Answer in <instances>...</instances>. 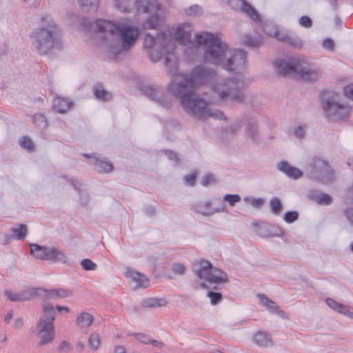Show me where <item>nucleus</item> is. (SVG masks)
I'll list each match as a JSON object with an SVG mask.
<instances>
[{
	"instance_id": "1",
	"label": "nucleus",
	"mask_w": 353,
	"mask_h": 353,
	"mask_svg": "<svg viewBox=\"0 0 353 353\" xmlns=\"http://www.w3.org/2000/svg\"><path fill=\"white\" fill-rule=\"evenodd\" d=\"M194 39L197 45L204 46L205 61L215 65L221 63L223 68L230 72L240 70L245 65L247 53L244 50H228L225 43L206 32L196 34Z\"/></svg>"
},
{
	"instance_id": "2",
	"label": "nucleus",
	"mask_w": 353,
	"mask_h": 353,
	"mask_svg": "<svg viewBox=\"0 0 353 353\" xmlns=\"http://www.w3.org/2000/svg\"><path fill=\"white\" fill-rule=\"evenodd\" d=\"M96 26L99 32L104 33L102 37L109 46V54L116 58L121 52L130 50L139 35L137 28L110 21L98 19Z\"/></svg>"
},
{
	"instance_id": "3",
	"label": "nucleus",
	"mask_w": 353,
	"mask_h": 353,
	"mask_svg": "<svg viewBox=\"0 0 353 353\" xmlns=\"http://www.w3.org/2000/svg\"><path fill=\"white\" fill-rule=\"evenodd\" d=\"M168 90L179 99L183 110L195 118L203 119L208 117H215L217 119H225L224 113L216 111L212 113L208 108V103L195 94L194 89L183 90L181 88L168 87Z\"/></svg>"
},
{
	"instance_id": "4",
	"label": "nucleus",
	"mask_w": 353,
	"mask_h": 353,
	"mask_svg": "<svg viewBox=\"0 0 353 353\" xmlns=\"http://www.w3.org/2000/svg\"><path fill=\"white\" fill-rule=\"evenodd\" d=\"M306 57H295L291 60L283 61L276 59L274 65L276 72L281 76L295 74L296 77L303 81L314 82L321 77V72L318 68L312 65Z\"/></svg>"
},
{
	"instance_id": "5",
	"label": "nucleus",
	"mask_w": 353,
	"mask_h": 353,
	"mask_svg": "<svg viewBox=\"0 0 353 353\" xmlns=\"http://www.w3.org/2000/svg\"><path fill=\"white\" fill-rule=\"evenodd\" d=\"M31 38L32 47L40 55H46L52 50L62 48L61 30L54 22L35 29Z\"/></svg>"
},
{
	"instance_id": "6",
	"label": "nucleus",
	"mask_w": 353,
	"mask_h": 353,
	"mask_svg": "<svg viewBox=\"0 0 353 353\" xmlns=\"http://www.w3.org/2000/svg\"><path fill=\"white\" fill-rule=\"evenodd\" d=\"M216 75L215 71L211 68L197 66L190 74H175L168 87L183 90L192 88L196 90V86L212 81Z\"/></svg>"
},
{
	"instance_id": "7",
	"label": "nucleus",
	"mask_w": 353,
	"mask_h": 353,
	"mask_svg": "<svg viewBox=\"0 0 353 353\" xmlns=\"http://www.w3.org/2000/svg\"><path fill=\"white\" fill-rule=\"evenodd\" d=\"M144 47L148 48L150 59L155 63L161 58L165 59V65L169 66L174 57L173 52L175 50L174 42L166 38L165 34L161 32L153 37L150 34L145 36Z\"/></svg>"
},
{
	"instance_id": "8",
	"label": "nucleus",
	"mask_w": 353,
	"mask_h": 353,
	"mask_svg": "<svg viewBox=\"0 0 353 353\" xmlns=\"http://www.w3.org/2000/svg\"><path fill=\"white\" fill-rule=\"evenodd\" d=\"M321 105L327 117L331 121H339L347 117L351 108L336 92L325 91L321 94Z\"/></svg>"
},
{
	"instance_id": "9",
	"label": "nucleus",
	"mask_w": 353,
	"mask_h": 353,
	"mask_svg": "<svg viewBox=\"0 0 353 353\" xmlns=\"http://www.w3.org/2000/svg\"><path fill=\"white\" fill-rule=\"evenodd\" d=\"M241 83L235 79H230L213 86V90L218 94L221 103H243L245 94L241 88Z\"/></svg>"
},
{
	"instance_id": "10",
	"label": "nucleus",
	"mask_w": 353,
	"mask_h": 353,
	"mask_svg": "<svg viewBox=\"0 0 353 353\" xmlns=\"http://www.w3.org/2000/svg\"><path fill=\"white\" fill-rule=\"evenodd\" d=\"M42 311L43 314L37 323L39 333L43 334L41 340L39 343V346L52 342L55 336L53 322L56 312L53 305L50 303H45L42 306Z\"/></svg>"
},
{
	"instance_id": "11",
	"label": "nucleus",
	"mask_w": 353,
	"mask_h": 353,
	"mask_svg": "<svg viewBox=\"0 0 353 353\" xmlns=\"http://www.w3.org/2000/svg\"><path fill=\"white\" fill-rule=\"evenodd\" d=\"M196 275L201 279H204L212 283H225L228 282V274L223 270L213 268L210 262L201 260L199 267L194 269Z\"/></svg>"
},
{
	"instance_id": "12",
	"label": "nucleus",
	"mask_w": 353,
	"mask_h": 353,
	"mask_svg": "<svg viewBox=\"0 0 353 353\" xmlns=\"http://www.w3.org/2000/svg\"><path fill=\"white\" fill-rule=\"evenodd\" d=\"M30 254L37 259L51 261L54 263H68L66 255L59 248L39 245L35 243L30 244Z\"/></svg>"
},
{
	"instance_id": "13",
	"label": "nucleus",
	"mask_w": 353,
	"mask_h": 353,
	"mask_svg": "<svg viewBox=\"0 0 353 353\" xmlns=\"http://www.w3.org/2000/svg\"><path fill=\"white\" fill-rule=\"evenodd\" d=\"M312 173L323 183H328L334 179V174L328 163L322 159H316L311 165Z\"/></svg>"
},
{
	"instance_id": "14",
	"label": "nucleus",
	"mask_w": 353,
	"mask_h": 353,
	"mask_svg": "<svg viewBox=\"0 0 353 353\" xmlns=\"http://www.w3.org/2000/svg\"><path fill=\"white\" fill-rule=\"evenodd\" d=\"M143 92L149 99L163 108L165 109L171 108L172 102L165 94L163 88L159 85H148L143 89Z\"/></svg>"
},
{
	"instance_id": "15",
	"label": "nucleus",
	"mask_w": 353,
	"mask_h": 353,
	"mask_svg": "<svg viewBox=\"0 0 353 353\" xmlns=\"http://www.w3.org/2000/svg\"><path fill=\"white\" fill-rule=\"evenodd\" d=\"M41 292H45L41 288H28L20 292H14L10 290H6V297L10 301H27L34 297L41 296Z\"/></svg>"
},
{
	"instance_id": "16",
	"label": "nucleus",
	"mask_w": 353,
	"mask_h": 353,
	"mask_svg": "<svg viewBox=\"0 0 353 353\" xmlns=\"http://www.w3.org/2000/svg\"><path fill=\"white\" fill-rule=\"evenodd\" d=\"M212 203L210 201L206 202H199L194 204L192 209L196 213L201 214L205 216L212 215L216 212H223L225 207L223 206L221 208H212L211 207Z\"/></svg>"
},
{
	"instance_id": "17",
	"label": "nucleus",
	"mask_w": 353,
	"mask_h": 353,
	"mask_svg": "<svg viewBox=\"0 0 353 353\" xmlns=\"http://www.w3.org/2000/svg\"><path fill=\"white\" fill-rule=\"evenodd\" d=\"M325 302L327 305L334 311L353 319V308L348 305L339 303L331 298H327Z\"/></svg>"
},
{
	"instance_id": "18",
	"label": "nucleus",
	"mask_w": 353,
	"mask_h": 353,
	"mask_svg": "<svg viewBox=\"0 0 353 353\" xmlns=\"http://www.w3.org/2000/svg\"><path fill=\"white\" fill-rule=\"evenodd\" d=\"M135 7L139 13H149L158 10L157 0H136Z\"/></svg>"
},
{
	"instance_id": "19",
	"label": "nucleus",
	"mask_w": 353,
	"mask_h": 353,
	"mask_svg": "<svg viewBox=\"0 0 353 353\" xmlns=\"http://www.w3.org/2000/svg\"><path fill=\"white\" fill-rule=\"evenodd\" d=\"M190 30V27L188 24H181L174 30V39L182 44L189 43L191 39Z\"/></svg>"
},
{
	"instance_id": "20",
	"label": "nucleus",
	"mask_w": 353,
	"mask_h": 353,
	"mask_svg": "<svg viewBox=\"0 0 353 353\" xmlns=\"http://www.w3.org/2000/svg\"><path fill=\"white\" fill-rule=\"evenodd\" d=\"M276 167L278 170L285 173L288 177L294 179H297L301 177L303 174L302 172L299 169L290 165L285 161H282L277 163Z\"/></svg>"
},
{
	"instance_id": "21",
	"label": "nucleus",
	"mask_w": 353,
	"mask_h": 353,
	"mask_svg": "<svg viewBox=\"0 0 353 353\" xmlns=\"http://www.w3.org/2000/svg\"><path fill=\"white\" fill-rule=\"evenodd\" d=\"M128 278L131 279L137 283L138 288H145L149 285V279L143 274L136 272L131 268H128L125 272Z\"/></svg>"
},
{
	"instance_id": "22",
	"label": "nucleus",
	"mask_w": 353,
	"mask_h": 353,
	"mask_svg": "<svg viewBox=\"0 0 353 353\" xmlns=\"http://www.w3.org/2000/svg\"><path fill=\"white\" fill-rule=\"evenodd\" d=\"M241 42L248 47H259L262 44L263 38L258 32H254L252 34L246 33L241 37Z\"/></svg>"
},
{
	"instance_id": "23",
	"label": "nucleus",
	"mask_w": 353,
	"mask_h": 353,
	"mask_svg": "<svg viewBox=\"0 0 353 353\" xmlns=\"http://www.w3.org/2000/svg\"><path fill=\"white\" fill-rule=\"evenodd\" d=\"M274 37L278 40L285 41L289 46L296 48H301L303 46V41L298 37H291L286 34L281 33L279 31H275Z\"/></svg>"
},
{
	"instance_id": "24",
	"label": "nucleus",
	"mask_w": 353,
	"mask_h": 353,
	"mask_svg": "<svg viewBox=\"0 0 353 353\" xmlns=\"http://www.w3.org/2000/svg\"><path fill=\"white\" fill-rule=\"evenodd\" d=\"M92 92L95 98L103 102L108 101L112 97V94L103 88L101 83H97L94 85L92 88Z\"/></svg>"
},
{
	"instance_id": "25",
	"label": "nucleus",
	"mask_w": 353,
	"mask_h": 353,
	"mask_svg": "<svg viewBox=\"0 0 353 353\" xmlns=\"http://www.w3.org/2000/svg\"><path fill=\"white\" fill-rule=\"evenodd\" d=\"M240 12L243 13L246 17L255 23H259L261 21L260 14L248 1H245Z\"/></svg>"
},
{
	"instance_id": "26",
	"label": "nucleus",
	"mask_w": 353,
	"mask_h": 353,
	"mask_svg": "<svg viewBox=\"0 0 353 353\" xmlns=\"http://www.w3.org/2000/svg\"><path fill=\"white\" fill-rule=\"evenodd\" d=\"M72 105L73 103L66 98L56 97L53 100V107L59 113L66 112Z\"/></svg>"
},
{
	"instance_id": "27",
	"label": "nucleus",
	"mask_w": 353,
	"mask_h": 353,
	"mask_svg": "<svg viewBox=\"0 0 353 353\" xmlns=\"http://www.w3.org/2000/svg\"><path fill=\"white\" fill-rule=\"evenodd\" d=\"M310 197L320 205H330L332 201V197L329 194L321 193L318 191H312L310 194Z\"/></svg>"
},
{
	"instance_id": "28",
	"label": "nucleus",
	"mask_w": 353,
	"mask_h": 353,
	"mask_svg": "<svg viewBox=\"0 0 353 353\" xmlns=\"http://www.w3.org/2000/svg\"><path fill=\"white\" fill-rule=\"evenodd\" d=\"M93 166L97 171L101 173L110 172L112 171L113 168L112 163L99 158L95 159L93 162Z\"/></svg>"
},
{
	"instance_id": "29",
	"label": "nucleus",
	"mask_w": 353,
	"mask_h": 353,
	"mask_svg": "<svg viewBox=\"0 0 353 353\" xmlns=\"http://www.w3.org/2000/svg\"><path fill=\"white\" fill-rule=\"evenodd\" d=\"M45 292H41V296H46L49 298H52L54 296H56L57 298H65L70 295H72V292L67 289H56V290H45Z\"/></svg>"
},
{
	"instance_id": "30",
	"label": "nucleus",
	"mask_w": 353,
	"mask_h": 353,
	"mask_svg": "<svg viewBox=\"0 0 353 353\" xmlns=\"http://www.w3.org/2000/svg\"><path fill=\"white\" fill-rule=\"evenodd\" d=\"M168 303L165 299L146 298L142 301V305L145 307H157L165 306Z\"/></svg>"
},
{
	"instance_id": "31",
	"label": "nucleus",
	"mask_w": 353,
	"mask_h": 353,
	"mask_svg": "<svg viewBox=\"0 0 353 353\" xmlns=\"http://www.w3.org/2000/svg\"><path fill=\"white\" fill-rule=\"evenodd\" d=\"M161 19L158 14L150 15L143 24L145 29H158L161 26Z\"/></svg>"
},
{
	"instance_id": "32",
	"label": "nucleus",
	"mask_w": 353,
	"mask_h": 353,
	"mask_svg": "<svg viewBox=\"0 0 353 353\" xmlns=\"http://www.w3.org/2000/svg\"><path fill=\"white\" fill-rule=\"evenodd\" d=\"M94 317L88 312H81L77 318V323L81 327H89L93 322Z\"/></svg>"
},
{
	"instance_id": "33",
	"label": "nucleus",
	"mask_w": 353,
	"mask_h": 353,
	"mask_svg": "<svg viewBox=\"0 0 353 353\" xmlns=\"http://www.w3.org/2000/svg\"><path fill=\"white\" fill-rule=\"evenodd\" d=\"M246 131L249 137L252 139H255L258 135V127L256 119L254 117L250 118L247 120Z\"/></svg>"
},
{
	"instance_id": "34",
	"label": "nucleus",
	"mask_w": 353,
	"mask_h": 353,
	"mask_svg": "<svg viewBox=\"0 0 353 353\" xmlns=\"http://www.w3.org/2000/svg\"><path fill=\"white\" fill-rule=\"evenodd\" d=\"M269 206L272 213L276 216L280 215L283 210V205L281 200L277 197L270 199Z\"/></svg>"
},
{
	"instance_id": "35",
	"label": "nucleus",
	"mask_w": 353,
	"mask_h": 353,
	"mask_svg": "<svg viewBox=\"0 0 353 353\" xmlns=\"http://www.w3.org/2000/svg\"><path fill=\"white\" fill-rule=\"evenodd\" d=\"M12 232H13L14 238L19 241H22L26 238L28 234L27 225L25 224H19L17 227L12 228Z\"/></svg>"
},
{
	"instance_id": "36",
	"label": "nucleus",
	"mask_w": 353,
	"mask_h": 353,
	"mask_svg": "<svg viewBox=\"0 0 353 353\" xmlns=\"http://www.w3.org/2000/svg\"><path fill=\"white\" fill-rule=\"evenodd\" d=\"M266 310H268L269 312L272 314H276L281 318H283V319L287 318V316H285V314L282 310H281L279 309L277 304L275 302H274L267 298H266Z\"/></svg>"
},
{
	"instance_id": "37",
	"label": "nucleus",
	"mask_w": 353,
	"mask_h": 353,
	"mask_svg": "<svg viewBox=\"0 0 353 353\" xmlns=\"http://www.w3.org/2000/svg\"><path fill=\"white\" fill-rule=\"evenodd\" d=\"M134 0H115V6L122 12H126L129 10Z\"/></svg>"
},
{
	"instance_id": "38",
	"label": "nucleus",
	"mask_w": 353,
	"mask_h": 353,
	"mask_svg": "<svg viewBox=\"0 0 353 353\" xmlns=\"http://www.w3.org/2000/svg\"><path fill=\"white\" fill-rule=\"evenodd\" d=\"M32 123L37 126L43 125V128L48 127V123L43 114H35L31 116Z\"/></svg>"
},
{
	"instance_id": "39",
	"label": "nucleus",
	"mask_w": 353,
	"mask_h": 353,
	"mask_svg": "<svg viewBox=\"0 0 353 353\" xmlns=\"http://www.w3.org/2000/svg\"><path fill=\"white\" fill-rule=\"evenodd\" d=\"M79 3L82 7L89 8L91 10L97 11L99 0H79Z\"/></svg>"
},
{
	"instance_id": "40",
	"label": "nucleus",
	"mask_w": 353,
	"mask_h": 353,
	"mask_svg": "<svg viewBox=\"0 0 353 353\" xmlns=\"http://www.w3.org/2000/svg\"><path fill=\"white\" fill-rule=\"evenodd\" d=\"M244 201L254 208H261L264 203L263 199H255L254 197H245Z\"/></svg>"
},
{
	"instance_id": "41",
	"label": "nucleus",
	"mask_w": 353,
	"mask_h": 353,
	"mask_svg": "<svg viewBox=\"0 0 353 353\" xmlns=\"http://www.w3.org/2000/svg\"><path fill=\"white\" fill-rule=\"evenodd\" d=\"M20 146L29 152H32L34 145L32 140L28 137H23L19 143Z\"/></svg>"
},
{
	"instance_id": "42",
	"label": "nucleus",
	"mask_w": 353,
	"mask_h": 353,
	"mask_svg": "<svg viewBox=\"0 0 353 353\" xmlns=\"http://www.w3.org/2000/svg\"><path fill=\"white\" fill-rule=\"evenodd\" d=\"M88 344L92 349L97 350L100 344V336L97 333L90 334L88 339Z\"/></svg>"
},
{
	"instance_id": "43",
	"label": "nucleus",
	"mask_w": 353,
	"mask_h": 353,
	"mask_svg": "<svg viewBox=\"0 0 353 353\" xmlns=\"http://www.w3.org/2000/svg\"><path fill=\"white\" fill-rule=\"evenodd\" d=\"M299 219V212L297 211H288L284 214L283 220L287 223H292Z\"/></svg>"
},
{
	"instance_id": "44",
	"label": "nucleus",
	"mask_w": 353,
	"mask_h": 353,
	"mask_svg": "<svg viewBox=\"0 0 353 353\" xmlns=\"http://www.w3.org/2000/svg\"><path fill=\"white\" fill-rule=\"evenodd\" d=\"M185 13L188 16L196 17L202 14V8L198 5H194L185 10Z\"/></svg>"
},
{
	"instance_id": "45",
	"label": "nucleus",
	"mask_w": 353,
	"mask_h": 353,
	"mask_svg": "<svg viewBox=\"0 0 353 353\" xmlns=\"http://www.w3.org/2000/svg\"><path fill=\"white\" fill-rule=\"evenodd\" d=\"M81 265L83 269L86 271L95 270L97 268V264L92 261L90 259H83L81 262Z\"/></svg>"
},
{
	"instance_id": "46",
	"label": "nucleus",
	"mask_w": 353,
	"mask_h": 353,
	"mask_svg": "<svg viewBox=\"0 0 353 353\" xmlns=\"http://www.w3.org/2000/svg\"><path fill=\"white\" fill-rule=\"evenodd\" d=\"M208 296L210 299V302L212 305L218 304L223 298L221 293L212 291L208 292Z\"/></svg>"
},
{
	"instance_id": "47",
	"label": "nucleus",
	"mask_w": 353,
	"mask_h": 353,
	"mask_svg": "<svg viewBox=\"0 0 353 353\" xmlns=\"http://www.w3.org/2000/svg\"><path fill=\"white\" fill-rule=\"evenodd\" d=\"M245 1V0H228V3L232 9L240 12Z\"/></svg>"
},
{
	"instance_id": "48",
	"label": "nucleus",
	"mask_w": 353,
	"mask_h": 353,
	"mask_svg": "<svg viewBox=\"0 0 353 353\" xmlns=\"http://www.w3.org/2000/svg\"><path fill=\"white\" fill-rule=\"evenodd\" d=\"M223 200L229 203L231 206L235 205L236 203L241 201V196L238 194H225Z\"/></svg>"
},
{
	"instance_id": "49",
	"label": "nucleus",
	"mask_w": 353,
	"mask_h": 353,
	"mask_svg": "<svg viewBox=\"0 0 353 353\" xmlns=\"http://www.w3.org/2000/svg\"><path fill=\"white\" fill-rule=\"evenodd\" d=\"M254 342L259 345L264 346L265 345V332L263 331H259L253 338Z\"/></svg>"
},
{
	"instance_id": "50",
	"label": "nucleus",
	"mask_w": 353,
	"mask_h": 353,
	"mask_svg": "<svg viewBox=\"0 0 353 353\" xmlns=\"http://www.w3.org/2000/svg\"><path fill=\"white\" fill-rule=\"evenodd\" d=\"M161 152L163 153L165 156H167L170 160L173 161L176 163L179 162L180 159L178 156V154L176 152L171 150L165 149L161 150Z\"/></svg>"
},
{
	"instance_id": "51",
	"label": "nucleus",
	"mask_w": 353,
	"mask_h": 353,
	"mask_svg": "<svg viewBox=\"0 0 353 353\" xmlns=\"http://www.w3.org/2000/svg\"><path fill=\"white\" fill-rule=\"evenodd\" d=\"M171 270L176 274L183 275L185 274V267L181 263H174Z\"/></svg>"
},
{
	"instance_id": "52",
	"label": "nucleus",
	"mask_w": 353,
	"mask_h": 353,
	"mask_svg": "<svg viewBox=\"0 0 353 353\" xmlns=\"http://www.w3.org/2000/svg\"><path fill=\"white\" fill-rule=\"evenodd\" d=\"M61 177L65 179L68 183H69L71 185L74 187V188L77 190H79L80 188L82 186V183L74 179H70L66 175H63Z\"/></svg>"
},
{
	"instance_id": "53",
	"label": "nucleus",
	"mask_w": 353,
	"mask_h": 353,
	"mask_svg": "<svg viewBox=\"0 0 353 353\" xmlns=\"http://www.w3.org/2000/svg\"><path fill=\"white\" fill-rule=\"evenodd\" d=\"M299 23L300 26L306 28H310L312 25L311 19L307 16H302L299 19Z\"/></svg>"
},
{
	"instance_id": "54",
	"label": "nucleus",
	"mask_w": 353,
	"mask_h": 353,
	"mask_svg": "<svg viewBox=\"0 0 353 353\" xmlns=\"http://www.w3.org/2000/svg\"><path fill=\"white\" fill-rule=\"evenodd\" d=\"M133 335L136 339L142 343L148 344L151 341V339L149 338L146 334L142 333H134Z\"/></svg>"
},
{
	"instance_id": "55",
	"label": "nucleus",
	"mask_w": 353,
	"mask_h": 353,
	"mask_svg": "<svg viewBox=\"0 0 353 353\" xmlns=\"http://www.w3.org/2000/svg\"><path fill=\"white\" fill-rule=\"evenodd\" d=\"M252 225H253V228H254V232L261 236H263L264 234H263V232H264V228L263 226V223L261 222H254L252 223Z\"/></svg>"
},
{
	"instance_id": "56",
	"label": "nucleus",
	"mask_w": 353,
	"mask_h": 353,
	"mask_svg": "<svg viewBox=\"0 0 353 353\" xmlns=\"http://www.w3.org/2000/svg\"><path fill=\"white\" fill-rule=\"evenodd\" d=\"M343 92L347 99L353 101V83L346 85L343 88Z\"/></svg>"
},
{
	"instance_id": "57",
	"label": "nucleus",
	"mask_w": 353,
	"mask_h": 353,
	"mask_svg": "<svg viewBox=\"0 0 353 353\" xmlns=\"http://www.w3.org/2000/svg\"><path fill=\"white\" fill-rule=\"evenodd\" d=\"M196 178V173H192L184 176V180L186 181L187 184L190 186H194L195 185Z\"/></svg>"
},
{
	"instance_id": "58",
	"label": "nucleus",
	"mask_w": 353,
	"mask_h": 353,
	"mask_svg": "<svg viewBox=\"0 0 353 353\" xmlns=\"http://www.w3.org/2000/svg\"><path fill=\"white\" fill-rule=\"evenodd\" d=\"M323 48L330 51H333L334 49V42L331 39H326L323 42Z\"/></svg>"
},
{
	"instance_id": "59",
	"label": "nucleus",
	"mask_w": 353,
	"mask_h": 353,
	"mask_svg": "<svg viewBox=\"0 0 353 353\" xmlns=\"http://www.w3.org/2000/svg\"><path fill=\"white\" fill-rule=\"evenodd\" d=\"M305 133V125H299L294 130V134L297 138H303Z\"/></svg>"
},
{
	"instance_id": "60",
	"label": "nucleus",
	"mask_w": 353,
	"mask_h": 353,
	"mask_svg": "<svg viewBox=\"0 0 353 353\" xmlns=\"http://www.w3.org/2000/svg\"><path fill=\"white\" fill-rule=\"evenodd\" d=\"M59 350L65 352H69L71 351L72 347L68 341H62L59 345Z\"/></svg>"
},
{
	"instance_id": "61",
	"label": "nucleus",
	"mask_w": 353,
	"mask_h": 353,
	"mask_svg": "<svg viewBox=\"0 0 353 353\" xmlns=\"http://www.w3.org/2000/svg\"><path fill=\"white\" fill-rule=\"evenodd\" d=\"M214 180V176L211 174H208L204 176V178L201 181V184L203 186H207L212 183Z\"/></svg>"
},
{
	"instance_id": "62",
	"label": "nucleus",
	"mask_w": 353,
	"mask_h": 353,
	"mask_svg": "<svg viewBox=\"0 0 353 353\" xmlns=\"http://www.w3.org/2000/svg\"><path fill=\"white\" fill-rule=\"evenodd\" d=\"M344 214L347 218V221L353 224V208H348L344 211Z\"/></svg>"
},
{
	"instance_id": "63",
	"label": "nucleus",
	"mask_w": 353,
	"mask_h": 353,
	"mask_svg": "<svg viewBox=\"0 0 353 353\" xmlns=\"http://www.w3.org/2000/svg\"><path fill=\"white\" fill-rule=\"evenodd\" d=\"M155 212H156V210H155L154 208L151 205L147 206L145 208V213L146 215H148L149 216H154L155 214Z\"/></svg>"
},
{
	"instance_id": "64",
	"label": "nucleus",
	"mask_w": 353,
	"mask_h": 353,
	"mask_svg": "<svg viewBox=\"0 0 353 353\" xmlns=\"http://www.w3.org/2000/svg\"><path fill=\"white\" fill-rule=\"evenodd\" d=\"M114 353H126V350L123 345H117L114 347Z\"/></svg>"
}]
</instances>
